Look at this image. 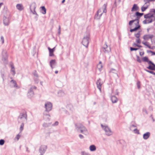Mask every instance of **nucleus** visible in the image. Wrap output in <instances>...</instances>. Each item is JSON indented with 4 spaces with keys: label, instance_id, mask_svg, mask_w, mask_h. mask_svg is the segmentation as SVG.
<instances>
[{
    "label": "nucleus",
    "instance_id": "0e129e2a",
    "mask_svg": "<svg viewBox=\"0 0 155 155\" xmlns=\"http://www.w3.org/2000/svg\"><path fill=\"white\" fill-rule=\"evenodd\" d=\"M143 111L145 112V113L147 114H148V113H147V110L145 109H143Z\"/></svg>",
    "mask_w": 155,
    "mask_h": 155
},
{
    "label": "nucleus",
    "instance_id": "f8f14e48",
    "mask_svg": "<svg viewBox=\"0 0 155 155\" xmlns=\"http://www.w3.org/2000/svg\"><path fill=\"white\" fill-rule=\"evenodd\" d=\"M117 144L120 145L122 147H124L126 146L125 142L123 140H118L117 141Z\"/></svg>",
    "mask_w": 155,
    "mask_h": 155
},
{
    "label": "nucleus",
    "instance_id": "f3484780",
    "mask_svg": "<svg viewBox=\"0 0 155 155\" xmlns=\"http://www.w3.org/2000/svg\"><path fill=\"white\" fill-rule=\"evenodd\" d=\"M36 7V5L35 2L32 3L30 5V9L31 12H32V9H35Z\"/></svg>",
    "mask_w": 155,
    "mask_h": 155
},
{
    "label": "nucleus",
    "instance_id": "6e6d98bb",
    "mask_svg": "<svg viewBox=\"0 0 155 155\" xmlns=\"http://www.w3.org/2000/svg\"><path fill=\"white\" fill-rule=\"evenodd\" d=\"M137 61L140 63H141V61L140 59V57L138 56H137Z\"/></svg>",
    "mask_w": 155,
    "mask_h": 155
},
{
    "label": "nucleus",
    "instance_id": "a878e982",
    "mask_svg": "<svg viewBox=\"0 0 155 155\" xmlns=\"http://www.w3.org/2000/svg\"><path fill=\"white\" fill-rule=\"evenodd\" d=\"M2 56L3 58H4L5 60H6L7 58V55L5 51H3L2 53Z\"/></svg>",
    "mask_w": 155,
    "mask_h": 155
},
{
    "label": "nucleus",
    "instance_id": "f704fd0d",
    "mask_svg": "<svg viewBox=\"0 0 155 155\" xmlns=\"http://www.w3.org/2000/svg\"><path fill=\"white\" fill-rule=\"evenodd\" d=\"M51 124L50 123H44L43 124V127H48Z\"/></svg>",
    "mask_w": 155,
    "mask_h": 155
},
{
    "label": "nucleus",
    "instance_id": "a19ab883",
    "mask_svg": "<svg viewBox=\"0 0 155 155\" xmlns=\"http://www.w3.org/2000/svg\"><path fill=\"white\" fill-rule=\"evenodd\" d=\"M140 31H139L138 33L135 34L134 36L137 38H138L140 37Z\"/></svg>",
    "mask_w": 155,
    "mask_h": 155
},
{
    "label": "nucleus",
    "instance_id": "c85d7f7f",
    "mask_svg": "<svg viewBox=\"0 0 155 155\" xmlns=\"http://www.w3.org/2000/svg\"><path fill=\"white\" fill-rule=\"evenodd\" d=\"M137 16V19L139 18L140 17L142 16L143 15V13H140L138 12H137L135 14Z\"/></svg>",
    "mask_w": 155,
    "mask_h": 155
},
{
    "label": "nucleus",
    "instance_id": "1a4fd4ad",
    "mask_svg": "<svg viewBox=\"0 0 155 155\" xmlns=\"http://www.w3.org/2000/svg\"><path fill=\"white\" fill-rule=\"evenodd\" d=\"M43 118L46 121H49L50 120V115L49 112L44 111L43 113Z\"/></svg>",
    "mask_w": 155,
    "mask_h": 155
},
{
    "label": "nucleus",
    "instance_id": "dca6fc26",
    "mask_svg": "<svg viewBox=\"0 0 155 155\" xmlns=\"http://www.w3.org/2000/svg\"><path fill=\"white\" fill-rule=\"evenodd\" d=\"M150 134L149 132H147L143 134V138L144 139L147 140L150 137Z\"/></svg>",
    "mask_w": 155,
    "mask_h": 155
},
{
    "label": "nucleus",
    "instance_id": "4be33fe9",
    "mask_svg": "<svg viewBox=\"0 0 155 155\" xmlns=\"http://www.w3.org/2000/svg\"><path fill=\"white\" fill-rule=\"evenodd\" d=\"M16 6L17 9L19 11H22L23 9V7L22 4H17Z\"/></svg>",
    "mask_w": 155,
    "mask_h": 155
},
{
    "label": "nucleus",
    "instance_id": "338daca9",
    "mask_svg": "<svg viewBox=\"0 0 155 155\" xmlns=\"http://www.w3.org/2000/svg\"><path fill=\"white\" fill-rule=\"evenodd\" d=\"M143 54H144V53L143 52H140V54L141 56L143 55Z\"/></svg>",
    "mask_w": 155,
    "mask_h": 155
},
{
    "label": "nucleus",
    "instance_id": "8fccbe9b",
    "mask_svg": "<svg viewBox=\"0 0 155 155\" xmlns=\"http://www.w3.org/2000/svg\"><path fill=\"white\" fill-rule=\"evenodd\" d=\"M138 49H139L138 48H133L132 47L130 48V50L131 51H136Z\"/></svg>",
    "mask_w": 155,
    "mask_h": 155
},
{
    "label": "nucleus",
    "instance_id": "0eeeda50",
    "mask_svg": "<svg viewBox=\"0 0 155 155\" xmlns=\"http://www.w3.org/2000/svg\"><path fill=\"white\" fill-rule=\"evenodd\" d=\"M47 149V146L45 145H42L40 147L39 152L40 153V155H43Z\"/></svg>",
    "mask_w": 155,
    "mask_h": 155
},
{
    "label": "nucleus",
    "instance_id": "f03ea898",
    "mask_svg": "<svg viewBox=\"0 0 155 155\" xmlns=\"http://www.w3.org/2000/svg\"><path fill=\"white\" fill-rule=\"evenodd\" d=\"M144 18L146 19L143 21V23L144 24H148L151 23L155 20V15H151L150 14H148L145 15Z\"/></svg>",
    "mask_w": 155,
    "mask_h": 155
},
{
    "label": "nucleus",
    "instance_id": "f257e3e1",
    "mask_svg": "<svg viewBox=\"0 0 155 155\" xmlns=\"http://www.w3.org/2000/svg\"><path fill=\"white\" fill-rule=\"evenodd\" d=\"M106 7L107 4H104L102 8L98 10L97 13L95 15L94 18L98 19L103 13H106L107 12Z\"/></svg>",
    "mask_w": 155,
    "mask_h": 155
},
{
    "label": "nucleus",
    "instance_id": "423d86ee",
    "mask_svg": "<svg viewBox=\"0 0 155 155\" xmlns=\"http://www.w3.org/2000/svg\"><path fill=\"white\" fill-rule=\"evenodd\" d=\"M20 119H23V122L26 121V122L27 121V115L25 113H21L20 114V115L18 117V122L19 123Z\"/></svg>",
    "mask_w": 155,
    "mask_h": 155
},
{
    "label": "nucleus",
    "instance_id": "58836bf2",
    "mask_svg": "<svg viewBox=\"0 0 155 155\" xmlns=\"http://www.w3.org/2000/svg\"><path fill=\"white\" fill-rule=\"evenodd\" d=\"M147 9V6H143L141 8V11L142 12H143L145 11L146 9Z\"/></svg>",
    "mask_w": 155,
    "mask_h": 155
},
{
    "label": "nucleus",
    "instance_id": "bf43d9fd",
    "mask_svg": "<svg viewBox=\"0 0 155 155\" xmlns=\"http://www.w3.org/2000/svg\"><path fill=\"white\" fill-rule=\"evenodd\" d=\"M150 12H153V13H155L154 14H151V15H155V9H151Z\"/></svg>",
    "mask_w": 155,
    "mask_h": 155
},
{
    "label": "nucleus",
    "instance_id": "13d9d810",
    "mask_svg": "<svg viewBox=\"0 0 155 155\" xmlns=\"http://www.w3.org/2000/svg\"><path fill=\"white\" fill-rule=\"evenodd\" d=\"M1 41L2 44H3L4 43V37L3 36L1 37Z\"/></svg>",
    "mask_w": 155,
    "mask_h": 155
},
{
    "label": "nucleus",
    "instance_id": "7c9ffc66",
    "mask_svg": "<svg viewBox=\"0 0 155 155\" xmlns=\"http://www.w3.org/2000/svg\"><path fill=\"white\" fill-rule=\"evenodd\" d=\"M55 60L54 59H52L51 60L50 62V66L52 69L53 68L52 65L54 64L55 63Z\"/></svg>",
    "mask_w": 155,
    "mask_h": 155
},
{
    "label": "nucleus",
    "instance_id": "de8ad7c7",
    "mask_svg": "<svg viewBox=\"0 0 155 155\" xmlns=\"http://www.w3.org/2000/svg\"><path fill=\"white\" fill-rule=\"evenodd\" d=\"M33 14L36 15V17H38V15L36 12L35 9H34V11L32 10V12H31Z\"/></svg>",
    "mask_w": 155,
    "mask_h": 155
},
{
    "label": "nucleus",
    "instance_id": "393cba45",
    "mask_svg": "<svg viewBox=\"0 0 155 155\" xmlns=\"http://www.w3.org/2000/svg\"><path fill=\"white\" fill-rule=\"evenodd\" d=\"M48 49L49 51V55L50 56L52 57L54 56V51L51 50V48H50L49 47H48Z\"/></svg>",
    "mask_w": 155,
    "mask_h": 155
},
{
    "label": "nucleus",
    "instance_id": "49530a36",
    "mask_svg": "<svg viewBox=\"0 0 155 155\" xmlns=\"http://www.w3.org/2000/svg\"><path fill=\"white\" fill-rule=\"evenodd\" d=\"M102 128L104 130L105 132H107V126H104L102 124L101 125Z\"/></svg>",
    "mask_w": 155,
    "mask_h": 155
},
{
    "label": "nucleus",
    "instance_id": "7ed1b4c3",
    "mask_svg": "<svg viewBox=\"0 0 155 155\" xmlns=\"http://www.w3.org/2000/svg\"><path fill=\"white\" fill-rule=\"evenodd\" d=\"M90 40V35L89 34H88L84 36L82 41L83 45L87 48L88 47Z\"/></svg>",
    "mask_w": 155,
    "mask_h": 155
},
{
    "label": "nucleus",
    "instance_id": "774afa93",
    "mask_svg": "<svg viewBox=\"0 0 155 155\" xmlns=\"http://www.w3.org/2000/svg\"><path fill=\"white\" fill-rule=\"evenodd\" d=\"M58 31H61V27L60 25L59 26Z\"/></svg>",
    "mask_w": 155,
    "mask_h": 155
},
{
    "label": "nucleus",
    "instance_id": "9b49d317",
    "mask_svg": "<svg viewBox=\"0 0 155 155\" xmlns=\"http://www.w3.org/2000/svg\"><path fill=\"white\" fill-rule=\"evenodd\" d=\"M153 35H145L143 37V39L146 40H147L149 39H151V41H152V38L153 37Z\"/></svg>",
    "mask_w": 155,
    "mask_h": 155
},
{
    "label": "nucleus",
    "instance_id": "cd10ccee",
    "mask_svg": "<svg viewBox=\"0 0 155 155\" xmlns=\"http://www.w3.org/2000/svg\"><path fill=\"white\" fill-rule=\"evenodd\" d=\"M89 149L91 151H93L96 150V147L94 145H92L90 146Z\"/></svg>",
    "mask_w": 155,
    "mask_h": 155
},
{
    "label": "nucleus",
    "instance_id": "c03bdc74",
    "mask_svg": "<svg viewBox=\"0 0 155 155\" xmlns=\"http://www.w3.org/2000/svg\"><path fill=\"white\" fill-rule=\"evenodd\" d=\"M145 71H146L147 72H149L150 73H151V74H152L154 75H155V73L154 72H153V71H149V70H147V69H145Z\"/></svg>",
    "mask_w": 155,
    "mask_h": 155
},
{
    "label": "nucleus",
    "instance_id": "ddd939ff",
    "mask_svg": "<svg viewBox=\"0 0 155 155\" xmlns=\"http://www.w3.org/2000/svg\"><path fill=\"white\" fill-rule=\"evenodd\" d=\"M3 22L5 25H8L10 23L9 18L5 17H4L3 18Z\"/></svg>",
    "mask_w": 155,
    "mask_h": 155
},
{
    "label": "nucleus",
    "instance_id": "603ef678",
    "mask_svg": "<svg viewBox=\"0 0 155 155\" xmlns=\"http://www.w3.org/2000/svg\"><path fill=\"white\" fill-rule=\"evenodd\" d=\"M1 77L3 79V81H4V73L1 72Z\"/></svg>",
    "mask_w": 155,
    "mask_h": 155
},
{
    "label": "nucleus",
    "instance_id": "79ce46f5",
    "mask_svg": "<svg viewBox=\"0 0 155 155\" xmlns=\"http://www.w3.org/2000/svg\"><path fill=\"white\" fill-rule=\"evenodd\" d=\"M142 43L144 45H145L147 47L149 48H150V46H149L148 45V42H142Z\"/></svg>",
    "mask_w": 155,
    "mask_h": 155
},
{
    "label": "nucleus",
    "instance_id": "aec40b11",
    "mask_svg": "<svg viewBox=\"0 0 155 155\" xmlns=\"http://www.w3.org/2000/svg\"><path fill=\"white\" fill-rule=\"evenodd\" d=\"M10 83L12 84L13 87H15L16 88H19V87L17 84L16 82L15 81L13 80H12L10 81Z\"/></svg>",
    "mask_w": 155,
    "mask_h": 155
},
{
    "label": "nucleus",
    "instance_id": "412c9836",
    "mask_svg": "<svg viewBox=\"0 0 155 155\" xmlns=\"http://www.w3.org/2000/svg\"><path fill=\"white\" fill-rule=\"evenodd\" d=\"M41 8V13L43 14H45L46 13V9L45 8V6H42L40 7Z\"/></svg>",
    "mask_w": 155,
    "mask_h": 155
},
{
    "label": "nucleus",
    "instance_id": "2eb2a0df",
    "mask_svg": "<svg viewBox=\"0 0 155 155\" xmlns=\"http://www.w3.org/2000/svg\"><path fill=\"white\" fill-rule=\"evenodd\" d=\"M97 87L100 90H101L102 83H101V80L100 79L98 80L96 82Z\"/></svg>",
    "mask_w": 155,
    "mask_h": 155
},
{
    "label": "nucleus",
    "instance_id": "bb28decb",
    "mask_svg": "<svg viewBox=\"0 0 155 155\" xmlns=\"http://www.w3.org/2000/svg\"><path fill=\"white\" fill-rule=\"evenodd\" d=\"M140 26L139 25H138L137 26L135 27L134 28L132 29H130V31L131 32H133L134 31H135L140 28Z\"/></svg>",
    "mask_w": 155,
    "mask_h": 155
},
{
    "label": "nucleus",
    "instance_id": "5fc2aeb1",
    "mask_svg": "<svg viewBox=\"0 0 155 155\" xmlns=\"http://www.w3.org/2000/svg\"><path fill=\"white\" fill-rule=\"evenodd\" d=\"M137 86L138 88V89L140 88V82L139 81H137Z\"/></svg>",
    "mask_w": 155,
    "mask_h": 155
},
{
    "label": "nucleus",
    "instance_id": "6ab92c4d",
    "mask_svg": "<svg viewBox=\"0 0 155 155\" xmlns=\"http://www.w3.org/2000/svg\"><path fill=\"white\" fill-rule=\"evenodd\" d=\"M139 9V8L137 5L136 4H134L132 8L131 11V12L136 11L138 10Z\"/></svg>",
    "mask_w": 155,
    "mask_h": 155
},
{
    "label": "nucleus",
    "instance_id": "37998d69",
    "mask_svg": "<svg viewBox=\"0 0 155 155\" xmlns=\"http://www.w3.org/2000/svg\"><path fill=\"white\" fill-rule=\"evenodd\" d=\"M5 142V140L3 139L0 140V145L2 146L4 144Z\"/></svg>",
    "mask_w": 155,
    "mask_h": 155
},
{
    "label": "nucleus",
    "instance_id": "20e7f679",
    "mask_svg": "<svg viewBox=\"0 0 155 155\" xmlns=\"http://www.w3.org/2000/svg\"><path fill=\"white\" fill-rule=\"evenodd\" d=\"M37 87L35 86H32L28 90V93L27 96L29 98H31L34 95V93L33 91L34 89H36Z\"/></svg>",
    "mask_w": 155,
    "mask_h": 155
},
{
    "label": "nucleus",
    "instance_id": "473e14b6",
    "mask_svg": "<svg viewBox=\"0 0 155 155\" xmlns=\"http://www.w3.org/2000/svg\"><path fill=\"white\" fill-rule=\"evenodd\" d=\"M24 124L23 123V122H22L21 126L20 128V132H21L24 129Z\"/></svg>",
    "mask_w": 155,
    "mask_h": 155
},
{
    "label": "nucleus",
    "instance_id": "09e8293b",
    "mask_svg": "<svg viewBox=\"0 0 155 155\" xmlns=\"http://www.w3.org/2000/svg\"><path fill=\"white\" fill-rule=\"evenodd\" d=\"M145 2V4H144V5H143V6H147V8H148V7L150 5V3L149 2Z\"/></svg>",
    "mask_w": 155,
    "mask_h": 155
},
{
    "label": "nucleus",
    "instance_id": "3c124183",
    "mask_svg": "<svg viewBox=\"0 0 155 155\" xmlns=\"http://www.w3.org/2000/svg\"><path fill=\"white\" fill-rule=\"evenodd\" d=\"M21 135L19 134H17L15 138L17 139V140L18 141Z\"/></svg>",
    "mask_w": 155,
    "mask_h": 155
},
{
    "label": "nucleus",
    "instance_id": "6e6552de",
    "mask_svg": "<svg viewBox=\"0 0 155 155\" xmlns=\"http://www.w3.org/2000/svg\"><path fill=\"white\" fill-rule=\"evenodd\" d=\"M75 125V129L78 132H79L80 130L86 128L83 125L80 123L76 124Z\"/></svg>",
    "mask_w": 155,
    "mask_h": 155
},
{
    "label": "nucleus",
    "instance_id": "4c0bfd02",
    "mask_svg": "<svg viewBox=\"0 0 155 155\" xmlns=\"http://www.w3.org/2000/svg\"><path fill=\"white\" fill-rule=\"evenodd\" d=\"M142 60L144 62H147L148 61L149 59L147 57H145L142 58Z\"/></svg>",
    "mask_w": 155,
    "mask_h": 155
},
{
    "label": "nucleus",
    "instance_id": "ea45409f",
    "mask_svg": "<svg viewBox=\"0 0 155 155\" xmlns=\"http://www.w3.org/2000/svg\"><path fill=\"white\" fill-rule=\"evenodd\" d=\"M34 81L35 83L38 84V77H34Z\"/></svg>",
    "mask_w": 155,
    "mask_h": 155
},
{
    "label": "nucleus",
    "instance_id": "2f4dec72",
    "mask_svg": "<svg viewBox=\"0 0 155 155\" xmlns=\"http://www.w3.org/2000/svg\"><path fill=\"white\" fill-rule=\"evenodd\" d=\"M137 21V24H139V20L138 19H135V20L130 21L129 22V25H131L132 24V23H133L134 21Z\"/></svg>",
    "mask_w": 155,
    "mask_h": 155
},
{
    "label": "nucleus",
    "instance_id": "69168bd1",
    "mask_svg": "<svg viewBox=\"0 0 155 155\" xmlns=\"http://www.w3.org/2000/svg\"><path fill=\"white\" fill-rule=\"evenodd\" d=\"M26 151L28 153L30 152V151L28 150V147H26Z\"/></svg>",
    "mask_w": 155,
    "mask_h": 155
},
{
    "label": "nucleus",
    "instance_id": "e433bc0d",
    "mask_svg": "<svg viewBox=\"0 0 155 155\" xmlns=\"http://www.w3.org/2000/svg\"><path fill=\"white\" fill-rule=\"evenodd\" d=\"M33 74L34 76V77H38V75L36 71H34L33 72Z\"/></svg>",
    "mask_w": 155,
    "mask_h": 155
},
{
    "label": "nucleus",
    "instance_id": "b1692460",
    "mask_svg": "<svg viewBox=\"0 0 155 155\" xmlns=\"http://www.w3.org/2000/svg\"><path fill=\"white\" fill-rule=\"evenodd\" d=\"M113 134V132L110 129L107 127V136H110L111 135Z\"/></svg>",
    "mask_w": 155,
    "mask_h": 155
},
{
    "label": "nucleus",
    "instance_id": "39448f33",
    "mask_svg": "<svg viewBox=\"0 0 155 155\" xmlns=\"http://www.w3.org/2000/svg\"><path fill=\"white\" fill-rule=\"evenodd\" d=\"M52 107V104L51 103L49 102H47L45 105V110L44 111L49 112L51 110Z\"/></svg>",
    "mask_w": 155,
    "mask_h": 155
},
{
    "label": "nucleus",
    "instance_id": "c756f323",
    "mask_svg": "<svg viewBox=\"0 0 155 155\" xmlns=\"http://www.w3.org/2000/svg\"><path fill=\"white\" fill-rule=\"evenodd\" d=\"M79 132L81 133L82 134H85L87 133V130L86 128L83 129L81 130H80Z\"/></svg>",
    "mask_w": 155,
    "mask_h": 155
},
{
    "label": "nucleus",
    "instance_id": "4d7b16f0",
    "mask_svg": "<svg viewBox=\"0 0 155 155\" xmlns=\"http://www.w3.org/2000/svg\"><path fill=\"white\" fill-rule=\"evenodd\" d=\"M136 41L138 43H139V44L140 43L141 41H140V39L139 38H137V39L136 40Z\"/></svg>",
    "mask_w": 155,
    "mask_h": 155
},
{
    "label": "nucleus",
    "instance_id": "a211bd4d",
    "mask_svg": "<svg viewBox=\"0 0 155 155\" xmlns=\"http://www.w3.org/2000/svg\"><path fill=\"white\" fill-rule=\"evenodd\" d=\"M10 66L11 68V72H12V75H14L15 74V72L13 64L12 63H11L10 64Z\"/></svg>",
    "mask_w": 155,
    "mask_h": 155
},
{
    "label": "nucleus",
    "instance_id": "a18cd8bd",
    "mask_svg": "<svg viewBox=\"0 0 155 155\" xmlns=\"http://www.w3.org/2000/svg\"><path fill=\"white\" fill-rule=\"evenodd\" d=\"M133 131H134V133L136 134H140V133L139 132V130L136 128L134 129Z\"/></svg>",
    "mask_w": 155,
    "mask_h": 155
},
{
    "label": "nucleus",
    "instance_id": "052dcab7",
    "mask_svg": "<svg viewBox=\"0 0 155 155\" xmlns=\"http://www.w3.org/2000/svg\"><path fill=\"white\" fill-rule=\"evenodd\" d=\"M137 127V126L135 125H134V124H133L131 126H130V130H131V128H132V127Z\"/></svg>",
    "mask_w": 155,
    "mask_h": 155
},
{
    "label": "nucleus",
    "instance_id": "72a5a7b5",
    "mask_svg": "<svg viewBox=\"0 0 155 155\" xmlns=\"http://www.w3.org/2000/svg\"><path fill=\"white\" fill-rule=\"evenodd\" d=\"M109 73H113L115 74H116L117 71L116 70L112 68L109 71Z\"/></svg>",
    "mask_w": 155,
    "mask_h": 155
},
{
    "label": "nucleus",
    "instance_id": "4468645a",
    "mask_svg": "<svg viewBox=\"0 0 155 155\" xmlns=\"http://www.w3.org/2000/svg\"><path fill=\"white\" fill-rule=\"evenodd\" d=\"M110 100L113 103H115L118 101V99L115 96H112L110 97Z\"/></svg>",
    "mask_w": 155,
    "mask_h": 155
},
{
    "label": "nucleus",
    "instance_id": "c9c22d12",
    "mask_svg": "<svg viewBox=\"0 0 155 155\" xmlns=\"http://www.w3.org/2000/svg\"><path fill=\"white\" fill-rule=\"evenodd\" d=\"M121 0H115L114 4L116 6L117 5H118L121 2Z\"/></svg>",
    "mask_w": 155,
    "mask_h": 155
},
{
    "label": "nucleus",
    "instance_id": "864d4df0",
    "mask_svg": "<svg viewBox=\"0 0 155 155\" xmlns=\"http://www.w3.org/2000/svg\"><path fill=\"white\" fill-rule=\"evenodd\" d=\"M58 121H56L54 124H52V126H56L58 125Z\"/></svg>",
    "mask_w": 155,
    "mask_h": 155
},
{
    "label": "nucleus",
    "instance_id": "9d476101",
    "mask_svg": "<svg viewBox=\"0 0 155 155\" xmlns=\"http://www.w3.org/2000/svg\"><path fill=\"white\" fill-rule=\"evenodd\" d=\"M147 62L149 64H151L152 66H151V65H150L148 67H147V68L150 70H155V64L151 61H149V60Z\"/></svg>",
    "mask_w": 155,
    "mask_h": 155
},
{
    "label": "nucleus",
    "instance_id": "680f3d73",
    "mask_svg": "<svg viewBox=\"0 0 155 155\" xmlns=\"http://www.w3.org/2000/svg\"><path fill=\"white\" fill-rule=\"evenodd\" d=\"M79 137L81 139H82L84 138V137L81 134H79Z\"/></svg>",
    "mask_w": 155,
    "mask_h": 155
},
{
    "label": "nucleus",
    "instance_id": "5701e85b",
    "mask_svg": "<svg viewBox=\"0 0 155 155\" xmlns=\"http://www.w3.org/2000/svg\"><path fill=\"white\" fill-rule=\"evenodd\" d=\"M97 68L99 71H101L102 68V63L101 61H100L99 63L97 65Z\"/></svg>",
    "mask_w": 155,
    "mask_h": 155
},
{
    "label": "nucleus",
    "instance_id": "e2e57ef3",
    "mask_svg": "<svg viewBox=\"0 0 155 155\" xmlns=\"http://www.w3.org/2000/svg\"><path fill=\"white\" fill-rule=\"evenodd\" d=\"M82 155H90L89 154L84 153L82 152Z\"/></svg>",
    "mask_w": 155,
    "mask_h": 155
}]
</instances>
